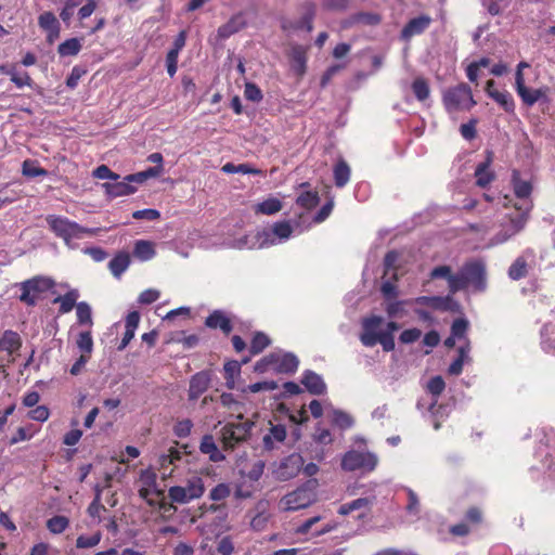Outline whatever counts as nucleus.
<instances>
[{"label":"nucleus","mask_w":555,"mask_h":555,"mask_svg":"<svg viewBox=\"0 0 555 555\" xmlns=\"http://www.w3.org/2000/svg\"><path fill=\"white\" fill-rule=\"evenodd\" d=\"M330 418L331 422L340 429L351 428L354 424V421L350 414L337 409H333L331 411Z\"/></svg>","instance_id":"35"},{"label":"nucleus","mask_w":555,"mask_h":555,"mask_svg":"<svg viewBox=\"0 0 555 555\" xmlns=\"http://www.w3.org/2000/svg\"><path fill=\"white\" fill-rule=\"evenodd\" d=\"M430 279H446L450 295L472 287L474 292H485L487 288L486 266L480 260L465 262L453 273L450 266H438L430 271Z\"/></svg>","instance_id":"1"},{"label":"nucleus","mask_w":555,"mask_h":555,"mask_svg":"<svg viewBox=\"0 0 555 555\" xmlns=\"http://www.w3.org/2000/svg\"><path fill=\"white\" fill-rule=\"evenodd\" d=\"M442 103L449 114L469 111L476 105L472 89L462 82L442 92Z\"/></svg>","instance_id":"3"},{"label":"nucleus","mask_w":555,"mask_h":555,"mask_svg":"<svg viewBox=\"0 0 555 555\" xmlns=\"http://www.w3.org/2000/svg\"><path fill=\"white\" fill-rule=\"evenodd\" d=\"M253 426L254 423L249 421L240 424H227L221 429L224 449H233L237 443L245 441Z\"/></svg>","instance_id":"9"},{"label":"nucleus","mask_w":555,"mask_h":555,"mask_svg":"<svg viewBox=\"0 0 555 555\" xmlns=\"http://www.w3.org/2000/svg\"><path fill=\"white\" fill-rule=\"evenodd\" d=\"M528 219V214L518 211L515 216L508 218V224H504L501 231L494 236V242L501 244L506 242L512 236L520 232Z\"/></svg>","instance_id":"15"},{"label":"nucleus","mask_w":555,"mask_h":555,"mask_svg":"<svg viewBox=\"0 0 555 555\" xmlns=\"http://www.w3.org/2000/svg\"><path fill=\"white\" fill-rule=\"evenodd\" d=\"M485 91L488 96L495 101L506 113H514L515 102L512 94L506 90H498L494 80L487 81Z\"/></svg>","instance_id":"16"},{"label":"nucleus","mask_w":555,"mask_h":555,"mask_svg":"<svg viewBox=\"0 0 555 555\" xmlns=\"http://www.w3.org/2000/svg\"><path fill=\"white\" fill-rule=\"evenodd\" d=\"M264 462L261 460L256 461L247 473V478L251 481H258L264 470Z\"/></svg>","instance_id":"61"},{"label":"nucleus","mask_w":555,"mask_h":555,"mask_svg":"<svg viewBox=\"0 0 555 555\" xmlns=\"http://www.w3.org/2000/svg\"><path fill=\"white\" fill-rule=\"evenodd\" d=\"M318 480L310 479L293 492L285 494L280 501L283 511H298L306 508L317 501Z\"/></svg>","instance_id":"2"},{"label":"nucleus","mask_w":555,"mask_h":555,"mask_svg":"<svg viewBox=\"0 0 555 555\" xmlns=\"http://www.w3.org/2000/svg\"><path fill=\"white\" fill-rule=\"evenodd\" d=\"M270 344V339L269 337L259 332L257 333L254 337H253V340H251V344H250V352L253 354H258L260 353L266 347H268Z\"/></svg>","instance_id":"49"},{"label":"nucleus","mask_w":555,"mask_h":555,"mask_svg":"<svg viewBox=\"0 0 555 555\" xmlns=\"http://www.w3.org/2000/svg\"><path fill=\"white\" fill-rule=\"evenodd\" d=\"M244 95L247 100L253 102H259L262 99L261 90L251 82L245 85Z\"/></svg>","instance_id":"59"},{"label":"nucleus","mask_w":555,"mask_h":555,"mask_svg":"<svg viewBox=\"0 0 555 555\" xmlns=\"http://www.w3.org/2000/svg\"><path fill=\"white\" fill-rule=\"evenodd\" d=\"M371 503L372 502L367 498H360V499L353 500L349 503L343 504L339 507L338 513L340 515H348L353 511H358V509H362V508L367 509L369 506L371 505Z\"/></svg>","instance_id":"43"},{"label":"nucleus","mask_w":555,"mask_h":555,"mask_svg":"<svg viewBox=\"0 0 555 555\" xmlns=\"http://www.w3.org/2000/svg\"><path fill=\"white\" fill-rule=\"evenodd\" d=\"M468 328V321L465 319H456L451 327V334L456 337L457 339H465V341H468L466 339V332Z\"/></svg>","instance_id":"52"},{"label":"nucleus","mask_w":555,"mask_h":555,"mask_svg":"<svg viewBox=\"0 0 555 555\" xmlns=\"http://www.w3.org/2000/svg\"><path fill=\"white\" fill-rule=\"evenodd\" d=\"M319 199L317 192L306 191L297 197L296 203L305 209H311L318 205Z\"/></svg>","instance_id":"46"},{"label":"nucleus","mask_w":555,"mask_h":555,"mask_svg":"<svg viewBox=\"0 0 555 555\" xmlns=\"http://www.w3.org/2000/svg\"><path fill=\"white\" fill-rule=\"evenodd\" d=\"M231 493V488L227 483H218L215 488L211 489L209 493V498L212 501H222L227 499Z\"/></svg>","instance_id":"54"},{"label":"nucleus","mask_w":555,"mask_h":555,"mask_svg":"<svg viewBox=\"0 0 555 555\" xmlns=\"http://www.w3.org/2000/svg\"><path fill=\"white\" fill-rule=\"evenodd\" d=\"M493 153L488 151L486 160L480 163L475 170L476 184L480 188H486L494 179V173L489 169Z\"/></svg>","instance_id":"19"},{"label":"nucleus","mask_w":555,"mask_h":555,"mask_svg":"<svg viewBox=\"0 0 555 555\" xmlns=\"http://www.w3.org/2000/svg\"><path fill=\"white\" fill-rule=\"evenodd\" d=\"M528 257H533L531 250L525 251L521 256L517 257L516 260L511 264L508 269V276L512 280H520L528 274Z\"/></svg>","instance_id":"22"},{"label":"nucleus","mask_w":555,"mask_h":555,"mask_svg":"<svg viewBox=\"0 0 555 555\" xmlns=\"http://www.w3.org/2000/svg\"><path fill=\"white\" fill-rule=\"evenodd\" d=\"M199 450L202 453L209 455L210 461L221 462L225 457L218 449L214 437L211 435H205L201 441Z\"/></svg>","instance_id":"25"},{"label":"nucleus","mask_w":555,"mask_h":555,"mask_svg":"<svg viewBox=\"0 0 555 555\" xmlns=\"http://www.w3.org/2000/svg\"><path fill=\"white\" fill-rule=\"evenodd\" d=\"M101 533L96 532L91 537L79 535L76 540V546L78 548H88L96 546L101 541Z\"/></svg>","instance_id":"53"},{"label":"nucleus","mask_w":555,"mask_h":555,"mask_svg":"<svg viewBox=\"0 0 555 555\" xmlns=\"http://www.w3.org/2000/svg\"><path fill=\"white\" fill-rule=\"evenodd\" d=\"M301 383L310 393L315 396L322 395L326 390L323 378L312 371H306L304 373Z\"/></svg>","instance_id":"20"},{"label":"nucleus","mask_w":555,"mask_h":555,"mask_svg":"<svg viewBox=\"0 0 555 555\" xmlns=\"http://www.w3.org/2000/svg\"><path fill=\"white\" fill-rule=\"evenodd\" d=\"M286 438V428L283 425L271 426L269 433L263 436L262 442L266 450H273L276 442H283Z\"/></svg>","instance_id":"24"},{"label":"nucleus","mask_w":555,"mask_h":555,"mask_svg":"<svg viewBox=\"0 0 555 555\" xmlns=\"http://www.w3.org/2000/svg\"><path fill=\"white\" fill-rule=\"evenodd\" d=\"M481 2L491 15H499L509 4V0H481Z\"/></svg>","instance_id":"48"},{"label":"nucleus","mask_w":555,"mask_h":555,"mask_svg":"<svg viewBox=\"0 0 555 555\" xmlns=\"http://www.w3.org/2000/svg\"><path fill=\"white\" fill-rule=\"evenodd\" d=\"M47 222L53 233L63 238L69 245L73 238H82L85 235L93 236L96 234V229L83 228L77 222L70 221L67 218L50 215L47 217Z\"/></svg>","instance_id":"4"},{"label":"nucleus","mask_w":555,"mask_h":555,"mask_svg":"<svg viewBox=\"0 0 555 555\" xmlns=\"http://www.w3.org/2000/svg\"><path fill=\"white\" fill-rule=\"evenodd\" d=\"M241 365L242 363L236 360L228 361L224 366V378H225V386L229 389L235 388V377H237L241 373Z\"/></svg>","instance_id":"34"},{"label":"nucleus","mask_w":555,"mask_h":555,"mask_svg":"<svg viewBox=\"0 0 555 555\" xmlns=\"http://www.w3.org/2000/svg\"><path fill=\"white\" fill-rule=\"evenodd\" d=\"M23 175L29 178H35L39 176H46L47 170L35 166L30 160H25L23 163Z\"/></svg>","instance_id":"57"},{"label":"nucleus","mask_w":555,"mask_h":555,"mask_svg":"<svg viewBox=\"0 0 555 555\" xmlns=\"http://www.w3.org/2000/svg\"><path fill=\"white\" fill-rule=\"evenodd\" d=\"M299 365L298 358L292 352L275 351L263 357L255 364V371L264 373L274 371L278 373H294Z\"/></svg>","instance_id":"5"},{"label":"nucleus","mask_w":555,"mask_h":555,"mask_svg":"<svg viewBox=\"0 0 555 555\" xmlns=\"http://www.w3.org/2000/svg\"><path fill=\"white\" fill-rule=\"evenodd\" d=\"M335 185L337 188H344L350 179V167L348 164L340 159L337 162L333 169Z\"/></svg>","instance_id":"33"},{"label":"nucleus","mask_w":555,"mask_h":555,"mask_svg":"<svg viewBox=\"0 0 555 555\" xmlns=\"http://www.w3.org/2000/svg\"><path fill=\"white\" fill-rule=\"evenodd\" d=\"M81 49V42L78 38H70L62 42L57 52L61 56H69V55H76L79 53Z\"/></svg>","instance_id":"39"},{"label":"nucleus","mask_w":555,"mask_h":555,"mask_svg":"<svg viewBox=\"0 0 555 555\" xmlns=\"http://www.w3.org/2000/svg\"><path fill=\"white\" fill-rule=\"evenodd\" d=\"M282 209L280 199L270 197L257 205L256 211L263 215H274Z\"/></svg>","instance_id":"42"},{"label":"nucleus","mask_w":555,"mask_h":555,"mask_svg":"<svg viewBox=\"0 0 555 555\" xmlns=\"http://www.w3.org/2000/svg\"><path fill=\"white\" fill-rule=\"evenodd\" d=\"M154 244L150 241L140 240L134 244L133 256L141 261L151 260L155 256Z\"/></svg>","instance_id":"28"},{"label":"nucleus","mask_w":555,"mask_h":555,"mask_svg":"<svg viewBox=\"0 0 555 555\" xmlns=\"http://www.w3.org/2000/svg\"><path fill=\"white\" fill-rule=\"evenodd\" d=\"M91 357L80 354L79 358L72 365L69 373L74 376L81 374L85 371L86 364L90 361Z\"/></svg>","instance_id":"64"},{"label":"nucleus","mask_w":555,"mask_h":555,"mask_svg":"<svg viewBox=\"0 0 555 555\" xmlns=\"http://www.w3.org/2000/svg\"><path fill=\"white\" fill-rule=\"evenodd\" d=\"M356 23L375 26L382 22V17L377 13L360 12L353 16Z\"/></svg>","instance_id":"50"},{"label":"nucleus","mask_w":555,"mask_h":555,"mask_svg":"<svg viewBox=\"0 0 555 555\" xmlns=\"http://www.w3.org/2000/svg\"><path fill=\"white\" fill-rule=\"evenodd\" d=\"M430 22V17L425 15L412 18L401 30L402 38L410 39L415 35L422 34L429 26Z\"/></svg>","instance_id":"21"},{"label":"nucleus","mask_w":555,"mask_h":555,"mask_svg":"<svg viewBox=\"0 0 555 555\" xmlns=\"http://www.w3.org/2000/svg\"><path fill=\"white\" fill-rule=\"evenodd\" d=\"M446 388V383L441 376H435L430 378V380L427 384V390L429 393H431L436 399L430 404V409H434V406L437 403V397L440 396Z\"/></svg>","instance_id":"45"},{"label":"nucleus","mask_w":555,"mask_h":555,"mask_svg":"<svg viewBox=\"0 0 555 555\" xmlns=\"http://www.w3.org/2000/svg\"><path fill=\"white\" fill-rule=\"evenodd\" d=\"M129 264V254L119 253L108 262V268L114 276L120 278V275L128 269Z\"/></svg>","instance_id":"27"},{"label":"nucleus","mask_w":555,"mask_h":555,"mask_svg":"<svg viewBox=\"0 0 555 555\" xmlns=\"http://www.w3.org/2000/svg\"><path fill=\"white\" fill-rule=\"evenodd\" d=\"M271 234V238L276 241L288 240L293 233V228L287 221H281L273 224L272 229L268 231ZM278 242H275L276 244Z\"/></svg>","instance_id":"37"},{"label":"nucleus","mask_w":555,"mask_h":555,"mask_svg":"<svg viewBox=\"0 0 555 555\" xmlns=\"http://www.w3.org/2000/svg\"><path fill=\"white\" fill-rule=\"evenodd\" d=\"M160 296V293L156 289L150 288L142 292L138 298V301L142 305H151L155 302Z\"/></svg>","instance_id":"62"},{"label":"nucleus","mask_w":555,"mask_h":555,"mask_svg":"<svg viewBox=\"0 0 555 555\" xmlns=\"http://www.w3.org/2000/svg\"><path fill=\"white\" fill-rule=\"evenodd\" d=\"M205 492L203 479L198 476H193L188 479L186 485L173 486L168 490V495L172 502L179 504L189 503L192 500L199 499Z\"/></svg>","instance_id":"6"},{"label":"nucleus","mask_w":555,"mask_h":555,"mask_svg":"<svg viewBox=\"0 0 555 555\" xmlns=\"http://www.w3.org/2000/svg\"><path fill=\"white\" fill-rule=\"evenodd\" d=\"M512 183L514 193L518 198V202L515 203L514 205L516 210L529 214V211L532 208V202L530 199V195L532 192L531 183L529 181L521 180L517 171L513 172Z\"/></svg>","instance_id":"11"},{"label":"nucleus","mask_w":555,"mask_h":555,"mask_svg":"<svg viewBox=\"0 0 555 555\" xmlns=\"http://www.w3.org/2000/svg\"><path fill=\"white\" fill-rule=\"evenodd\" d=\"M76 345L80 354L91 357L93 351V339L90 331L81 332L78 334Z\"/></svg>","instance_id":"38"},{"label":"nucleus","mask_w":555,"mask_h":555,"mask_svg":"<svg viewBox=\"0 0 555 555\" xmlns=\"http://www.w3.org/2000/svg\"><path fill=\"white\" fill-rule=\"evenodd\" d=\"M222 171L225 173H242V175H260L261 170L249 166L248 164L235 165L233 163H227L222 167Z\"/></svg>","instance_id":"40"},{"label":"nucleus","mask_w":555,"mask_h":555,"mask_svg":"<svg viewBox=\"0 0 555 555\" xmlns=\"http://www.w3.org/2000/svg\"><path fill=\"white\" fill-rule=\"evenodd\" d=\"M275 241L271 238V234L268 230L256 232L254 234H247L238 240H235L230 246L236 249H255L264 248L274 245Z\"/></svg>","instance_id":"12"},{"label":"nucleus","mask_w":555,"mask_h":555,"mask_svg":"<svg viewBox=\"0 0 555 555\" xmlns=\"http://www.w3.org/2000/svg\"><path fill=\"white\" fill-rule=\"evenodd\" d=\"M141 488L139 489V495L146 501L150 506H154L156 503L150 496L156 494L160 496L163 491L157 488V476L152 469H144L140 474Z\"/></svg>","instance_id":"14"},{"label":"nucleus","mask_w":555,"mask_h":555,"mask_svg":"<svg viewBox=\"0 0 555 555\" xmlns=\"http://www.w3.org/2000/svg\"><path fill=\"white\" fill-rule=\"evenodd\" d=\"M412 90H413V93L415 95V98L423 102L425 100H427L429 98V94H430V88H429V85L428 82L422 78V77H417L413 83H412Z\"/></svg>","instance_id":"41"},{"label":"nucleus","mask_w":555,"mask_h":555,"mask_svg":"<svg viewBox=\"0 0 555 555\" xmlns=\"http://www.w3.org/2000/svg\"><path fill=\"white\" fill-rule=\"evenodd\" d=\"M521 101L527 106L534 105L539 100L546 96V90L544 89H529L526 86L516 91Z\"/></svg>","instance_id":"30"},{"label":"nucleus","mask_w":555,"mask_h":555,"mask_svg":"<svg viewBox=\"0 0 555 555\" xmlns=\"http://www.w3.org/2000/svg\"><path fill=\"white\" fill-rule=\"evenodd\" d=\"M93 176L98 179L118 180L119 176L113 172L107 166L101 165L94 171Z\"/></svg>","instance_id":"63"},{"label":"nucleus","mask_w":555,"mask_h":555,"mask_svg":"<svg viewBox=\"0 0 555 555\" xmlns=\"http://www.w3.org/2000/svg\"><path fill=\"white\" fill-rule=\"evenodd\" d=\"M39 26L43 30H50L60 27V24L52 12H44L38 18Z\"/></svg>","instance_id":"51"},{"label":"nucleus","mask_w":555,"mask_h":555,"mask_svg":"<svg viewBox=\"0 0 555 555\" xmlns=\"http://www.w3.org/2000/svg\"><path fill=\"white\" fill-rule=\"evenodd\" d=\"M382 323L383 318L378 315H371L362 320V333L360 334V341L365 347H373L378 343V337L382 336V331H379Z\"/></svg>","instance_id":"13"},{"label":"nucleus","mask_w":555,"mask_h":555,"mask_svg":"<svg viewBox=\"0 0 555 555\" xmlns=\"http://www.w3.org/2000/svg\"><path fill=\"white\" fill-rule=\"evenodd\" d=\"M245 26L244 17L238 14L233 16L228 23L220 26L218 29V35L221 38H228L231 35L237 33Z\"/></svg>","instance_id":"29"},{"label":"nucleus","mask_w":555,"mask_h":555,"mask_svg":"<svg viewBox=\"0 0 555 555\" xmlns=\"http://www.w3.org/2000/svg\"><path fill=\"white\" fill-rule=\"evenodd\" d=\"M179 53L180 52L177 51V49H172V48L167 53L166 65H167V73L169 74L170 77H173L177 73Z\"/></svg>","instance_id":"56"},{"label":"nucleus","mask_w":555,"mask_h":555,"mask_svg":"<svg viewBox=\"0 0 555 555\" xmlns=\"http://www.w3.org/2000/svg\"><path fill=\"white\" fill-rule=\"evenodd\" d=\"M0 72L7 76H10L12 82L15 83L17 88H23L25 86H31L33 80L30 76L26 73H18L14 66H1Z\"/></svg>","instance_id":"26"},{"label":"nucleus","mask_w":555,"mask_h":555,"mask_svg":"<svg viewBox=\"0 0 555 555\" xmlns=\"http://www.w3.org/2000/svg\"><path fill=\"white\" fill-rule=\"evenodd\" d=\"M304 466V459L298 453H293L275 464L273 475L281 481L289 480L298 475Z\"/></svg>","instance_id":"10"},{"label":"nucleus","mask_w":555,"mask_h":555,"mask_svg":"<svg viewBox=\"0 0 555 555\" xmlns=\"http://www.w3.org/2000/svg\"><path fill=\"white\" fill-rule=\"evenodd\" d=\"M102 188L105 190V193L108 197H119L132 194L135 192V188L126 180H112V182H105L102 184Z\"/></svg>","instance_id":"18"},{"label":"nucleus","mask_w":555,"mask_h":555,"mask_svg":"<svg viewBox=\"0 0 555 555\" xmlns=\"http://www.w3.org/2000/svg\"><path fill=\"white\" fill-rule=\"evenodd\" d=\"M181 456V451H179L176 448H170L168 450V453L160 455L159 462L162 466H165L167 464H175L177 461H180Z\"/></svg>","instance_id":"60"},{"label":"nucleus","mask_w":555,"mask_h":555,"mask_svg":"<svg viewBox=\"0 0 555 555\" xmlns=\"http://www.w3.org/2000/svg\"><path fill=\"white\" fill-rule=\"evenodd\" d=\"M450 297H440V296H421L413 300L416 305L428 306L433 309H441L447 310L449 307Z\"/></svg>","instance_id":"31"},{"label":"nucleus","mask_w":555,"mask_h":555,"mask_svg":"<svg viewBox=\"0 0 555 555\" xmlns=\"http://www.w3.org/2000/svg\"><path fill=\"white\" fill-rule=\"evenodd\" d=\"M53 282L50 279L36 276L21 283L20 300L28 306H35L40 299L41 294L50 289Z\"/></svg>","instance_id":"7"},{"label":"nucleus","mask_w":555,"mask_h":555,"mask_svg":"<svg viewBox=\"0 0 555 555\" xmlns=\"http://www.w3.org/2000/svg\"><path fill=\"white\" fill-rule=\"evenodd\" d=\"M69 520L65 516H54L47 521V528L54 534H60L68 527Z\"/></svg>","instance_id":"47"},{"label":"nucleus","mask_w":555,"mask_h":555,"mask_svg":"<svg viewBox=\"0 0 555 555\" xmlns=\"http://www.w3.org/2000/svg\"><path fill=\"white\" fill-rule=\"evenodd\" d=\"M206 326L210 328H220L224 334H230L232 331V325L230 319L225 315L224 312L220 310L214 311L206 319Z\"/></svg>","instance_id":"23"},{"label":"nucleus","mask_w":555,"mask_h":555,"mask_svg":"<svg viewBox=\"0 0 555 555\" xmlns=\"http://www.w3.org/2000/svg\"><path fill=\"white\" fill-rule=\"evenodd\" d=\"M79 297V292L77 289H70L63 296H59L54 299V302L60 304V313H68L73 310V308L77 305L76 301Z\"/></svg>","instance_id":"32"},{"label":"nucleus","mask_w":555,"mask_h":555,"mask_svg":"<svg viewBox=\"0 0 555 555\" xmlns=\"http://www.w3.org/2000/svg\"><path fill=\"white\" fill-rule=\"evenodd\" d=\"M278 388V384L273 380L271 382H259L251 384L245 388L242 389L243 392L250 391V392H259V391H271Z\"/></svg>","instance_id":"55"},{"label":"nucleus","mask_w":555,"mask_h":555,"mask_svg":"<svg viewBox=\"0 0 555 555\" xmlns=\"http://www.w3.org/2000/svg\"><path fill=\"white\" fill-rule=\"evenodd\" d=\"M77 320L80 324L92 325V310L88 302L81 301L76 305Z\"/></svg>","instance_id":"44"},{"label":"nucleus","mask_w":555,"mask_h":555,"mask_svg":"<svg viewBox=\"0 0 555 555\" xmlns=\"http://www.w3.org/2000/svg\"><path fill=\"white\" fill-rule=\"evenodd\" d=\"M193 423L190 420L179 421L173 428L175 435L179 438H185L191 434Z\"/></svg>","instance_id":"58"},{"label":"nucleus","mask_w":555,"mask_h":555,"mask_svg":"<svg viewBox=\"0 0 555 555\" xmlns=\"http://www.w3.org/2000/svg\"><path fill=\"white\" fill-rule=\"evenodd\" d=\"M210 382V375L206 371L194 374L190 379L188 391L189 400H197L209 388Z\"/></svg>","instance_id":"17"},{"label":"nucleus","mask_w":555,"mask_h":555,"mask_svg":"<svg viewBox=\"0 0 555 555\" xmlns=\"http://www.w3.org/2000/svg\"><path fill=\"white\" fill-rule=\"evenodd\" d=\"M378 457L372 452L348 451L341 460V467L347 472L362 469L373 472L377 466Z\"/></svg>","instance_id":"8"},{"label":"nucleus","mask_w":555,"mask_h":555,"mask_svg":"<svg viewBox=\"0 0 555 555\" xmlns=\"http://www.w3.org/2000/svg\"><path fill=\"white\" fill-rule=\"evenodd\" d=\"M21 347V338L17 333L13 331H7L0 339V349L8 351L9 353L14 352Z\"/></svg>","instance_id":"36"}]
</instances>
